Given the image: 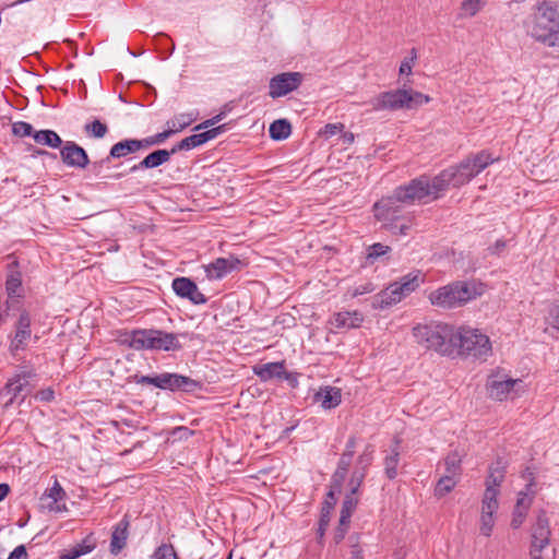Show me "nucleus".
I'll return each mask as SVG.
<instances>
[{"mask_svg": "<svg viewBox=\"0 0 559 559\" xmlns=\"http://www.w3.org/2000/svg\"><path fill=\"white\" fill-rule=\"evenodd\" d=\"M493 160L487 151H481L467 156L459 165L442 170L432 179L428 177L429 198L436 200L449 187L459 188L464 186L492 164Z\"/></svg>", "mask_w": 559, "mask_h": 559, "instance_id": "f257e3e1", "label": "nucleus"}, {"mask_svg": "<svg viewBox=\"0 0 559 559\" xmlns=\"http://www.w3.org/2000/svg\"><path fill=\"white\" fill-rule=\"evenodd\" d=\"M417 343L428 349L451 356L454 354L455 328L447 323L417 325L413 329Z\"/></svg>", "mask_w": 559, "mask_h": 559, "instance_id": "f03ea898", "label": "nucleus"}, {"mask_svg": "<svg viewBox=\"0 0 559 559\" xmlns=\"http://www.w3.org/2000/svg\"><path fill=\"white\" fill-rule=\"evenodd\" d=\"M530 35L549 47L559 46V11L550 2L537 5Z\"/></svg>", "mask_w": 559, "mask_h": 559, "instance_id": "7ed1b4c3", "label": "nucleus"}, {"mask_svg": "<svg viewBox=\"0 0 559 559\" xmlns=\"http://www.w3.org/2000/svg\"><path fill=\"white\" fill-rule=\"evenodd\" d=\"M430 97L414 90L397 88L372 97L369 104L374 111L413 109L429 103Z\"/></svg>", "mask_w": 559, "mask_h": 559, "instance_id": "20e7f679", "label": "nucleus"}, {"mask_svg": "<svg viewBox=\"0 0 559 559\" xmlns=\"http://www.w3.org/2000/svg\"><path fill=\"white\" fill-rule=\"evenodd\" d=\"M406 202L402 200L394 190L391 195L383 197L373 204V214L377 221L383 222L394 234L406 235L411 227V219L407 223L399 224L405 221L404 205Z\"/></svg>", "mask_w": 559, "mask_h": 559, "instance_id": "39448f33", "label": "nucleus"}, {"mask_svg": "<svg viewBox=\"0 0 559 559\" xmlns=\"http://www.w3.org/2000/svg\"><path fill=\"white\" fill-rule=\"evenodd\" d=\"M425 280L426 275L420 270L409 272L377 294L373 298V307L385 309L400 302L424 284Z\"/></svg>", "mask_w": 559, "mask_h": 559, "instance_id": "423d86ee", "label": "nucleus"}, {"mask_svg": "<svg viewBox=\"0 0 559 559\" xmlns=\"http://www.w3.org/2000/svg\"><path fill=\"white\" fill-rule=\"evenodd\" d=\"M476 289L467 282L456 281L432 290L428 299L435 307L454 309L476 298Z\"/></svg>", "mask_w": 559, "mask_h": 559, "instance_id": "0eeeda50", "label": "nucleus"}, {"mask_svg": "<svg viewBox=\"0 0 559 559\" xmlns=\"http://www.w3.org/2000/svg\"><path fill=\"white\" fill-rule=\"evenodd\" d=\"M491 352V342L486 334L471 328L455 330L454 353L464 357L487 360Z\"/></svg>", "mask_w": 559, "mask_h": 559, "instance_id": "6e6552de", "label": "nucleus"}, {"mask_svg": "<svg viewBox=\"0 0 559 559\" xmlns=\"http://www.w3.org/2000/svg\"><path fill=\"white\" fill-rule=\"evenodd\" d=\"M304 74L300 72H283L271 78L269 83V95L273 99L283 97L301 85Z\"/></svg>", "mask_w": 559, "mask_h": 559, "instance_id": "1a4fd4ad", "label": "nucleus"}, {"mask_svg": "<svg viewBox=\"0 0 559 559\" xmlns=\"http://www.w3.org/2000/svg\"><path fill=\"white\" fill-rule=\"evenodd\" d=\"M551 531L549 520L545 510H539L537 513L536 522L532 526V542L530 555H542L544 549L548 547L550 542Z\"/></svg>", "mask_w": 559, "mask_h": 559, "instance_id": "9d476101", "label": "nucleus"}, {"mask_svg": "<svg viewBox=\"0 0 559 559\" xmlns=\"http://www.w3.org/2000/svg\"><path fill=\"white\" fill-rule=\"evenodd\" d=\"M374 457V448L372 444H367L364 451L358 455L355 468L352 472L348 486L349 492L347 495H357L361 487L364 479L367 476L368 469L371 466Z\"/></svg>", "mask_w": 559, "mask_h": 559, "instance_id": "9b49d317", "label": "nucleus"}, {"mask_svg": "<svg viewBox=\"0 0 559 559\" xmlns=\"http://www.w3.org/2000/svg\"><path fill=\"white\" fill-rule=\"evenodd\" d=\"M428 176H419L412 179L407 185L396 187L394 190L406 204H414L416 201L421 202L429 198Z\"/></svg>", "mask_w": 559, "mask_h": 559, "instance_id": "f8f14e48", "label": "nucleus"}, {"mask_svg": "<svg viewBox=\"0 0 559 559\" xmlns=\"http://www.w3.org/2000/svg\"><path fill=\"white\" fill-rule=\"evenodd\" d=\"M60 158L70 168L84 169L91 164L86 151L73 141L63 142L60 146Z\"/></svg>", "mask_w": 559, "mask_h": 559, "instance_id": "ddd939ff", "label": "nucleus"}, {"mask_svg": "<svg viewBox=\"0 0 559 559\" xmlns=\"http://www.w3.org/2000/svg\"><path fill=\"white\" fill-rule=\"evenodd\" d=\"M520 382L521 380L519 379H511L507 374L497 371L488 377L486 388L490 397L503 401L514 385Z\"/></svg>", "mask_w": 559, "mask_h": 559, "instance_id": "4468645a", "label": "nucleus"}, {"mask_svg": "<svg viewBox=\"0 0 559 559\" xmlns=\"http://www.w3.org/2000/svg\"><path fill=\"white\" fill-rule=\"evenodd\" d=\"M154 335L155 330H134L121 333L118 341L135 350L152 349Z\"/></svg>", "mask_w": 559, "mask_h": 559, "instance_id": "2eb2a0df", "label": "nucleus"}, {"mask_svg": "<svg viewBox=\"0 0 559 559\" xmlns=\"http://www.w3.org/2000/svg\"><path fill=\"white\" fill-rule=\"evenodd\" d=\"M499 507L498 499H495V493L491 490L484 492L481 500V514H480V533L484 536H490L495 525L493 514Z\"/></svg>", "mask_w": 559, "mask_h": 559, "instance_id": "dca6fc26", "label": "nucleus"}, {"mask_svg": "<svg viewBox=\"0 0 559 559\" xmlns=\"http://www.w3.org/2000/svg\"><path fill=\"white\" fill-rule=\"evenodd\" d=\"M227 124H221L217 127H213L209 130H205L201 133L192 134L190 136L185 138L179 143H177V151H189L194 147H198L207 141L215 139L223 132L227 130Z\"/></svg>", "mask_w": 559, "mask_h": 559, "instance_id": "f3484780", "label": "nucleus"}, {"mask_svg": "<svg viewBox=\"0 0 559 559\" xmlns=\"http://www.w3.org/2000/svg\"><path fill=\"white\" fill-rule=\"evenodd\" d=\"M240 264V260L234 257L217 258L206 266L205 272L209 278L221 280L237 270Z\"/></svg>", "mask_w": 559, "mask_h": 559, "instance_id": "a211bd4d", "label": "nucleus"}, {"mask_svg": "<svg viewBox=\"0 0 559 559\" xmlns=\"http://www.w3.org/2000/svg\"><path fill=\"white\" fill-rule=\"evenodd\" d=\"M177 296L188 299L193 305H204L207 301L198 285L191 278L183 276H177Z\"/></svg>", "mask_w": 559, "mask_h": 559, "instance_id": "6ab92c4d", "label": "nucleus"}, {"mask_svg": "<svg viewBox=\"0 0 559 559\" xmlns=\"http://www.w3.org/2000/svg\"><path fill=\"white\" fill-rule=\"evenodd\" d=\"M313 402L320 403L323 409H333L342 402V391L336 386H321L313 395Z\"/></svg>", "mask_w": 559, "mask_h": 559, "instance_id": "aec40b11", "label": "nucleus"}, {"mask_svg": "<svg viewBox=\"0 0 559 559\" xmlns=\"http://www.w3.org/2000/svg\"><path fill=\"white\" fill-rule=\"evenodd\" d=\"M506 473L507 471L503 462L501 460H497V462L489 467V475L486 478L485 492L491 490V492L495 493V499H498L499 487L504 479Z\"/></svg>", "mask_w": 559, "mask_h": 559, "instance_id": "412c9836", "label": "nucleus"}, {"mask_svg": "<svg viewBox=\"0 0 559 559\" xmlns=\"http://www.w3.org/2000/svg\"><path fill=\"white\" fill-rule=\"evenodd\" d=\"M285 360L267 362L253 367L254 374L263 382L270 381L274 378L282 379L284 374Z\"/></svg>", "mask_w": 559, "mask_h": 559, "instance_id": "4be33fe9", "label": "nucleus"}, {"mask_svg": "<svg viewBox=\"0 0 559 559\" xmlns=\"http://www.w3.org/2000/svg\"><path fill=\"white\" fill-rule=\"evenodd\" d=\"M175 153V147L170 151L167 150H156L152 153H150L146 157H144L143 160H141L139 164L132 166L130 168V171H136L141 168H154L157 167L165 162H167L170 158V155Z\"/></svg>", "mask_w": 559, "mask_h": 559, "instance_id": "5701e85b", "label": "nucleus"}, {"mask_svg": "<svg viewBox=\"0 0 559 559\" xmlns=\"http://www.w3.org/2000/svg\"><path fill=\"white\" fill-rule=\"evenodd\" d=\"M31 337V318L26 311L20 314L16 324L15 336L12 341L11 347L13 349H20L23 347L24 342Z\"/></svg>", "mask_w": 559, "mask_h": 559, "instance_id": "b1692460", "label": "nucleus"}, {"mask_svg": "<svg viewBox=\"0 0 559 559\" xmlns=\"http://www.w3.org/2000/svg\"><path fill=\"white\" fill-rule=\"evenodd\" d=\"M364 318L358 311H342L334 314L331 324L335 329H354L358 328Z\"/></svg>", "mask_w": 559, "mask_h": 559, "instance_id": "393cba45", "label": "nucleus"}, {"mask_svg": "<svg viewBox=\"0 0 559 559\" xmlns=\"http://www.w3.org/2000/svg\"><path fill=\"white\" fill-rule=\"evenodd\" d=\"M129 522L127 520L120 521L112 531L110 539V552L118 555L127 544Z\"/></svg>", "mask_w": 559, "mask_h": 559, "instance_id": "a878e982", "label": "nucleus"}, {"mask_svg": "<svg viewBox=\"0 0 559 559\" xmlns=\"http://www.w3.org/2000/svg\"><path fill=\"white\" fill-rule=\"evenodd\" d=\"M337 502L336 496H334V490H329L325 496V499L322 503L321 514L319 520L318 534L322 537L329 526L331 512L333 511L335 504Z\"/></svg>", "mask_w": 559, "mask_h": 559, "instance_id": "bb28decb", "label": "nucleus"}, {"mask_svg": "<svg viewBox=\"0 0 559 559\" xmlns=\"http://www.w3.org/2000/svg\"><path fill=\"white\" fill-rule=\"evenodd\" d=\"M19 262L13 261L8 265L9 274L5 282V289L10 298L20 297V289L22 286V274L17 270Z\"/></svg>", "mask_w": 559, "mask_h": 559, "instance_id": "cd10ccee", "label": "nucleus"}, {"mask_svg": "<svg viewBox=\"0 0 559 559\" xmlns=\"http://www.w3.org/2000/svg\"><path fill=\"white\" fill-rule=\"evenodd\" d=\"M28 385V380L25 374L23 376H16L15 378L11 379L7 385L5 391L8 394L11 395L10 400L7 402L5 406L8 407L13 403V400L17 397L19 395L23 394L22 401L26 396V394L29 392V390L26 389Z\"/></svg>", "mask_w": 559, "mask_h": 559, "instance_id": "c85d7f7f", "label": "nucleus"}, {"mask_svg": "<svg viewBox=\"0 0 559 559\" xmlns=\"http://www.w3.org/2000/svg\"><path fill=\"white\" fill-rule=\"evenodd\" d=\"M140 151V142L135 139L123 140L114 144L109 151V158H121Z\"/></svg>", "mask_w": 559, "mask_h": 559, "instance_id": "c756f323", "label": "nucleus"}, {"mask_svg": "<svg viewBox=\"0 0 559 559\" xmlns=\"http://www.w3.org/2000/svg\"><path fill=\"white\" fill-rule=\"evenodd\" d=\"M400 462V440H395V445L391 449L384 460V473L389 479H394L397 476V466Z\"/></svg>", "mask_w": 559, "mask_h": 559, "instance_id": "7c9ffc66", "label": "nucleus"}, {"mask_svg": "<svg viewBox=\"0 0 559 559\" xmlns=\"http://www.w3.org/2000/svg\"><path fill=\"white\" fill-rule=\"evenodd\" d=\"M33 139L37 144L46 145L51 148H58L63 144L62 139L53 130H40L33 134Z\"/></svg>", "mask_w": 559, "mask_h": 559, "instance_id": "2f4dec72", "label": "nucleus"}, {"mask_svg": "<svg viewBox=\"0 0 559 559\" xmlns=\"http://www.w3.org/2000/svg\"><path fill=\"white\" fill-rule=\"evenodd\" d=\"M269 132L275 141L285 140L292 133V124L287 119H277L271 123Z\"/></svg>", "mask_w": 559, "mask_h": 559, "instance_id": "473e14b6", "label": "nucleus"}, {"mask_svg": "<svg viewBox=\"0 0 559 559\" xmlns=\"http://www.w3.org/2000/svg\"><path fill=\"white\" fill-rule=\"evenodd\" d=\"M175 378V374L173 373H163L157 376H142L138 383L142 384H152L159 389H170L173 390V379Z\"/></svg>", "mask_w": 559, "mask_h": 559, "instance_id": "72a5a7b5", "label": "nucleus"}, {"mask_svg": "<svg viewBox=\"0 0 559 559\" xmlns=\"http://www.w3.org/2000/svg\"><path fill=\"white\" fill-rule=\"evenodd\" d=\"M193 206H198L194 200H189L188 189L185 186L177 185V213L195 211Z\"/></svg>", "mask_w": 559, "mask_h": 559, "instance_id": "f704fd0d", "label": "nucleus"}, {"mask_svg": "<svg viewBox=\"0 0 559 559\" xmlns=\"http://www.w3.org/2000/svg\"><path fill=\"white\" fill-rule=\"evenodd\" d=\"M358 504V500L353 495H346L341 509L340 522L341 526L349 525L350 516Z\"/></svg>", "mask_w": 559, "mask_h": 559, "instance_id": "c9c22d12", "label": "nucleus"}, {"mask_svg": "<svg viewBox=\"0 0 559 559\" xmlns=\"http://www.w3.org/2000/svg\"><path fill=\"white\" fill-rule=\"evenodd\" d=\"M461 456L457 452H452L444 459L445 474L457 478L462 473Z\"/></svg>", "mask_w": 559, "mask_h": 559, "instance_id": "e433bc0d", "label": "nucleus"}, {"mask_svg": "<svg viewBox=\"0 0 559 559\" xmlns=\"http://www.w3.org/2000/svg\"><path fill=\"white\" fill-rule=\"evenodd\" d=\"M154 43L156 49L159 50L162 55H164V58H168L175 49V41L171 37L164 33L156 34L154 37Z\"/></svg>", "mask_w": 559, "mask_h": 559, "instance_id": "4c0bfd02", "label": "nucleus"}, {"mask_svg": "<svg viewBox=\"0 0 559 559\" xmlns=\"http://www.w3.org/2000/svg\"><path fill=\"white\" fill-rule=\"evenodd\" d=\"M456 484H457L456 478H454L452 476L443 475L438 480V483L435 487V496L437 498L444 497L445 495H448L449 492H451L453 490V488L456 486Z\"/></svg>", "mask_w": 559, "mask_h": 559, "instance_id": "58836bf2", "label": "nucleus"}, {"mask_svg": "<svg viewBox=\"0 0 559 559\" xmlns=\"http://www.w3.org/2000/svg\"><path fill=\"white\" fill-rule=\"evenodd\" d=\"M84 131L91 138L102 139L108 133V127L99 119H94L84 126Z\"/></svg>", "mask_w": 559, "mask_h": 559, "instance_id": "ea45409f", "label": "nucleus"}, {"mask_svg": "<svg viewBox=\"0 0 559 559\" xmlns=\"http://www.w3.org/2000/svg\"><path fill=\"white\" fill-rule=\"evenodd\" d=\"M175 341L173 333H165L163 331L155 330L154 341L152 349H165L168 350Z\"/></svg>", "mask_w": 559, "mask_h": 559, "instance_id": "a19ab883", "label": "nucleus"}, {"mask_svg": "<svg viewBox=\"0 0 559 559\" xmlns=\"http://www.w3.org/2000/svg\"><path fill=\"white\" fill-rule=\"evenodd\" d=\"M48 497L52 499V502L49 504L50 510H56L58 512L67 510L64 506L62 508L57 506V502L66 497V491L57 480L55 481L53 486L49 489Z\"/></svg>", "mask_w": 559, "mask_h": 559, "instance_id": "79ce46f5", "label": "nucleus"}, {"mask_svg": "<svg viewBox=\"0 0 559 559\" xmlns=\"http://www.w3.org/2000/svg\"><path fill=\"white\" fill-rule=\"evenodd\" d=\"M483 0H464L461 4V16L472 17L476 15L484 7Z\"/></svg>", "mask_w": 559, "mask_h": 559, "instance_id": "37998d69", "label": "nucleus"}, {"mask_svg": "<svg viewBox=\"0 0 559 559\" xmlns=\"http://www.w3.org/2000/svg\"><path fill=\"white\" fill-rule=\"evenodd\" d=\"M390 251L391 248L389 246L382 245L380 242L373 243L367 249V262L372 264L378 258L389 253Z\"/></svg>", "mask_w": 559, "mask_h": 559, "instance_id": "c03bdc74", "label": "nucleus"}, {"mask_svg": "<svg viewBox=\"0 0 559 559\" xmlns=\"http://www.w3.org/2000/svg\"><path fill=\"white\" fill-rule=\"evenodd\" d=\"M348 474V471L336 467L331 476L330 490H334V496L340 493L343 487V483Z\"/></svg>", "mask_w": 559, "mask_h": 559, "instance_id": "a18cd8bd", "label": "nucleus"}, {"mask_svg": "<svg viewBox=\"0 0 559 559\" xmlns=\"http://www.w3.org/2000/svg\"><path fill=\"white\" fill-rule=\"evenodd\" d=\"M201 382L185 376L177 374V389H180L185 392H193L198 389H201Z\"/></svg>", "mask_w": 559, "mask_h": 559, "instance_id": "49530a36", "label": "nucleus"}, {"mask_svg": "<svg viewBox=\"0 0 559 559\" xmlns=\"http://www.w3.org/2000/svg\"><path fill=\"white\" fill-rule=\"evenodd\" d=\"M34 131L33 126L25 121H16L12 124V133L15 136L24 138V136H33Z\"/></svg>", "mask_w": 559, "mask_h": 559, "instance_id": "de8ad7c7", "label": "nucleus"}, {"mask_svg": "<svg viewBox=\"0 0 559 559\" xmlns=\"http://www.w3.org/2000/svg\"><path fill=\"white\" fill-rule=\"evenodd\" d=\"M533 486V483H530L526 485V491L519 492L515 507L516 509L528 511L531 508V504L533 502V496H528V491H531V488Z\"/></svg>", "mask_w": 559, "mask_h": 559, "instance_id": "09e8293b", "label": "nucleus"}, {"mask_svg": "<svg viewBox=\"0 0 559 559\" xmlns=\"http://www.w3.org/2000/svg\"><path fill=\"white\" fill-rule=\"evenodd\" d=\"M96 547L95 539L93 535H87L82 543L74 546L75 550H82V556L91 552Z\"/></svg>", "mask_w": 559, "mask_h": 559, "instance_id": "8fccbe9b", "label": "nucleus"}, {"mask_svg": "<svg viewBox=\"0 0 559 559\" xmlns=\"http://www.w3.org/2000/svg\"><path fill=\"white\" fill-rule=\"evenodd\" d=\"M156 559H175V548L173 545H162L154 554Z\"/></svg>", "mask_w": 559, "mask_h": 559, "instance_id": "3c124183", "label": "nucleus"}, {"mask_svg": "<svg viewBox=\"0 0 559 559\" xmlns=\"http://www.w3.org/2000/svg\"><path fill=\"white\" fill-rule=\"evenodd\" d=\"M374 289V285L371 282H367L365 284L354 287L353 289L349 290V293L350 296L355 298L365 294L372 293Z\"/></svg>", "mask_w": 559, "mask_h": 559, "instance_id": "603ef678", "label": "nucleus"}, {"mask_svg": "<svg viewBox=\"0 0 559 559\" xmlns=\"http://www.w3.org/2000/svg\"><path fill=\"white\" fill-rule=\"evenodd\" d=\"M546 322L549 326L559 331V306L550 308Z\"/></svg>", "mask_w": 559, "mask_h": 559, "instance_id": "864d4df0", "label": "nucleus"}, {"mask_svg": "<svg viewBox=\"0 0 559 559\" xmlns=\"http://www.w3.org/2000/svg\"><path fill=\"white\" fill-rule=\"evenodd\" d=\"M111 158H109V155L106 157L92 162L90 166V171L94 174L95 176H99L102 174L103 168L110 163Z\"/></svg>", "mask_w": 559, "mask_h": 559, "instance_id": "5fc2aeb1", "label": "nucleus"}, {"mask_svg": "<svg viewBox=\"0 0 559 559\" xmlns=\"http://www.w3.org/2000/svg\"><path fill=\"white\" fill-rule=\"evenodd\" d=\"M416 50L413 48L412 49V57L411 58H405L402 62H401V66H400V74H411L412 73V68H413V64H414V61L416 59Z\"/></svg>", "mask_w": 559, "mask_h": 559, "instance_id": "6e6d98bb", "label": "nucleus"}, {"mask_svg": "<svg viewBox=\"0 0 559 559\" xmlns=\"http://www.w3.org/2000/svg\"><path fill=\"white\" fill-rule=\"evenodd\" d=\"M526 514H527V511L514 508L513 514H512V520H511L512 528H514V530L519 528L523 524V522L526 518Z\"/></svg>", "mask_w": 559, "mask_h": 559, "instance_id": "4d7b16f0", "label": "nucleus"}, {"mask_svg": "<svg viewBox=\"0 0 559 559\" xmlns=\"http://www.w3.org/2000/svg\"><path fill=\"white\" fill-rule=\"evenodd\" d=\"M349 542H350V559H364L362 549L358 544V536L355 537V542H354V537L350 536Z\"/></svg>", "mask_w": 559, "mask_h": 559, "instance_id": "13d9d810", "label": "nucleus"}, {"mask_svg": "<svg viewBox=\"0 0 559 559\" xmlns=\"http://www.w3.org/2000/svg\"><path fill=\"white\" fill-rule=\"evenodd\" d=\"M299 373L298 372H289L284 368V374H282V379L287 381L288 385L293 389L297 388L299 384L298 381Z\"/></svg>", "mask_w": 559, "mask_h": 559, "instance_id": "bf43d9fd", "label": "nucleus"}, {"mask_svg": "<svg viewBox=\"0 0 559 559\" xmlns=\"http://www.w3.org/2000/svg\"><path fill=\"white\" fill-rule=\"evenodd\" d=\"M357 437L356 436H349V438L346 441L345 449L343 451V454H347L354 457L356 453V447H357Z\"/></svg>", "mask_w": 559, "mask_h": 559, "instance_id": "052dcab7", "label": "nucleus"}, {"mask_svg": "<svg viewBox=\"0 0 559 559\" xmlns=\"http://www.w3.org/2000/svg\"><path fill=\"white\" fill-rule=\"evenodd\" d=\"M180 255H183V259L180 260L181 264H185L187 262H191L198 259L199 254L195 249L189 248L183 250ZM179 257V253H177V258Z\"/></svg>", "mask_w": 559, "mask_h": 559, "instance_id": "680f3d73", "label": "nucleus"}, {"mask_svg": "<svg viewBox=\"0 0 559 559\" xmlns=\"http://www.w3.org/2000/svg\"><path fill=\"white\" fill-rule=\"evenodd\" d=\"M197 116H198L197 112L181 115L180 119H177V123L179 124V128L183 129V128L190 126L197 119Z\"/></svg>", "mask_w": 559, "mask_h": 559, "instance_id": "e2e57ef3", "label": "nucleus"}, {"mask_svg": "<svg viewBox=\"0 0 559 559\" xmlns=\"http://www.w3.org/2000/svg\"><path fill=\"white\" fill-rule=\"evenodd\" d=\"M194 435V430L185 426H177V441L187 440L189 437H192Z\"/></svg>", "mask_w": 559, "mask_h": 559, "instance_id": "0e129e2a", "label": "nucleus"}, {"mask_svg": "<svg viewBox=\"0 0 559 559\" xmlns=\"http://www.w3.org/2000/svg\"><path fill=\"white\" fill-rule=\"evenodd\" d=\"M8 559H28L26 547L20 545L9 555Z\"/></svg>", "mask_w": 559, "mask_h": 559, "instance_id": "69168bd1", "label": "nucleus"}, {"mask_svg": "<svg viewBox=\"0 0 559 559\" xmlns=\"http://www.w3.org/2000/svg\"><path fill=\"white\" fill-rule=\"evenodd\" d=\"M507 247V241L503 239H498L491 247L488 248L491 254H501Z\"/></svg>", "mask_w": 559, "mask_h": 559, "instance_id": "338daca9", "label": "nucleus"}, {"mask_svg": "<svg viewBox=\"0 0 559 559\" xmlns=\"http://www.w3.org/2000/svg\"><path fill=\"white\" fill-rule=\"evenodd\" d=\"M53 397H55V392L50 388L40 390L36 394V399H38L39 401H43V402H50L53 400Z\"/></svg>", "mask_w": 559, "mask_h": 559, "instance_id": "774afa93", "label": "nucleus"}]
</instances>
